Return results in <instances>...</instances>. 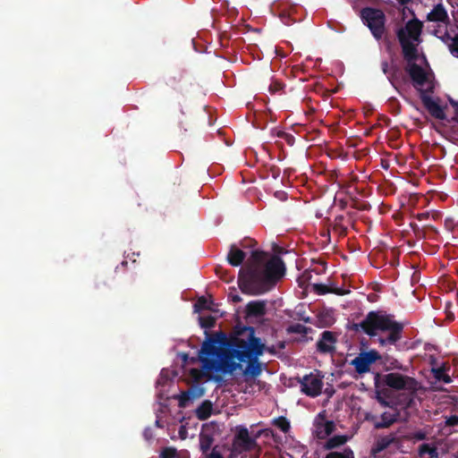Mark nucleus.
Listing matches in <instances>:
<instances>
[{
    "instance_id": "6e6552de",
    "label": "nucleus",
    "mask_w": 458,
    "mask_h": 458,
    "mask_svg": "<svg viewBox=\"0 0 458 458\" xmlns=\"http://www.w3.org/2000/svg\"><path fill=\"white\" fill-rule=\"evenodd\" d=\"M233 446L235 451L242 453L254 450L258 444L255 438L250 436L248 428L245 426L240 425L235 428Z\"/></svg>"
},
{
    "instance_id": "0eeeda50",
    "label": "nucleus",
    "mask_w": 458,
    "mask_h": 458,
    "mask_svg": "<svg viewBox=\"0 0 458 458\" xmlns=\"http://www.w3.org/2000/svg\"><path fill=\"white\" fill-rule=\"evenodd\" d=\"M381 378L382 385L396 391L415 392L418 388V382L415 378L400 373L391 372L384 375Z\"/></svg>"
},
{
    "instance_id": "393cba45",
    "label": "nucleus",
    "mask_w": 458,
    "mask_h": 458,
    "mask_svg": "<svg viewBox=\"0 0 458 458\" xmlns=\"http://www.w3.org/2000/svg\"><path fill=\"white\" fill-rule=\"evenodd\" d=\"M398 413L383 412L380 420L375 422V428H386L393 425L397 420Z\"/></svg>"
},
{
    "instance_id": "473e14b6",
    "label": "nucleus",
    "mask_w": 458,
    "mask_h": 458,
    "mask_svg": "<svg viewBox=\"0 0 458 458\" xmlns=\"http://www.w3.org/2000/svg\"><path fill=\"white\" fill-rule=\"evenodd\" d=\"M325 458H354V454L352 449L347 447L343 453L330 452Z\"/></svg>"
},
{
    "instance_id": "4468645a",
    "label": "nucleus",
    "mask_w": 458,
    "mask_h": 458,
    "mask_svg": "<svg viewBox=\"0 0 458 458\" xmlns=\"http://www.w3.org/2000/svg\"><path fill=\"white\" fill-rule=\"evenodd\" d=\"M423 23L417 18H413L407 21L404 28H401L405 31V35H408V38L417 42H420V35L422 32Z\"/></svg>"
},
{
    "instance_id": "4d7b16f0",
    "label": "nucleus",
    "mask_w": 458,
    "mask_h": 458,
    "mask_svg": "<svg viewBox=\"0 0 458 458\" xmlns=\"http://www.w3.org/2000/svg\"><path fill=\"white\" fill-rule=\"evenodd\" d=\"M424 216H425L424 214H420V215H419V219H420V218H424Z\"/></svg>"
},
{
    "instance_id": "e433bc0d",
    "label": "nucleus",
    "mask_w": 458,
    "mask_h": 458,
    "mask_svg": "<svg viewBox=\"0 0 458 458\" xmlns=\"http://www.w3.org/2000/svg\"><path fill=\"white\" fill-rule=\"evenodd\" d=\"M176 449L174 447H165L160 453V458H175Z\"/></svg>"
},
{
    "instance_id": "9b49d317",
    "label": "nucleus",
    "mask_w": 458,
    "mask_h": 458,
    "mask_svg": "<svg viewBox=\"0 0 458 458\" xmlns=\"http://www.w3.org/2000/svg\"><path fill=\"white\" fill-rule=\"evenodd\" d=\"M301 389L303 394L310 397L318 396L321 394L323 382L318 375L310 373L304 376L301 380Z\"/></svg>"
},
{
    "instance_id": "680f3d73",
    "label": "nucleus",
    "mask_w": 458,
    "mask_h": 458,
    "mask_svg": "<svg viewBox=\"0 0 458 458\" xmlns=\"http://www.w3.org/2000/svg\"><path fill=\"white\" fill-rule=\"evenodd\" d=\"M268 352H269L270 353H274V352H274V350H272V349H268Z\"/></svg>"
},
{
    "instance_id": "f8f14e48",
    "label": "nucleus",
    "mask_w": 458,
    "mask_h": 458,
    "mask_svg": "<svg viewBox=\"0 0 458 458\" xmlns=\"http://www.w3.org/2000/svg\"><path fill=\"white\" fill-rule=\"evenodd\" d=\"M336 336L331 331H324L317 342V350L320 353H333L335 352Z\"/></svg>"
},
{
    "instance_id": "de8ad7c7",
    "label": "nucleus",
    "mask_w": 458,
    "mask_h": 458,
    "mask_svg": "<svg viewBox=\"0 0 458 458\" xmlns=\"http://www.w3.org/2000/svg\"><path fill=\"white\" fill-rule=\"evenodd\" d=\"M220 277H221V279L225 280L227 283L231 282L233 278V276H227L226 273H224L223 275H221Z\"/></svg>"
},
{
    "instance_id": "423d86ee",
    "label": "nucleus",
    "mask_w": 458,
    "mask_h": 458,
    "mask_svg": "<svg viewBox=\"0 0 458 458\" xmlns=\"http://www.w3.org/2000/svg\"><path fill=\"white\" fill-rule=\"evenodd\" d=\"M360 17L373 37L379 40L386 32V17L381 9L364 7L360 10Z\"/></svg>"
},
{
    "instance_id": "c756f323",
    "label": "nucleus",
    "mask_w": 458,
    "mask_h": 458,
    "mask_svg": "<svg viewBox=\"0 0 458 458\" xmlns=\"http://www.w3.org/2000/svg\"><path fill=\"white\" fill-rule=\"evenodd\" d=\"M273 424L278 428L284 433H287L290 429V422L289 420L284 417L280 416L274 420Z\"/></svg>"
},
{
    "instance_id": "5fc2aeb1",
    "label": "nucleus",
    "mask_w": 458,
    "mask_h": 458,
    "mask_svg": "<svg viewBox=\"0 0 458 458\" xmlns=\"http://www.w3.org/2000/svg\"><path fill=\"white\" fill-rule=\"evenodd\" d=\"M320 265L322 266V269L325 270L326 269V262L325 261H321Z\"/></svg>"
},
{
    "instance_id": "79ce46f5",
    "label": "nucleus",
    "mask_w": 458,
    "mask_h": 458,
    "mask_svg": "<svg viewBox=\"0 0 458 458\" xmlns=\"http://www.w3.org/2000/svg\"><path fill=\"white\" fill-rule=\"evenodd\" d=\"M412 438L418 441L425 440L427 439V433L423 430L415 431L412 434Z\"/></svg>"
},
{
    "instance_id": "39448f33",
    "label": "nucleus",
    "mask_w": 458,
    "mask_h": 458,
    "mask_svg": "<svg viewBox=\"0 0 458 458\" xmlns=\"http://www.w3.org/2000/svg\"><path fill=\"white\" fill-rule=\"evenodd\" d=\"M396 36L402 47L403 58L408 63L405 71L410 75L415 88L423 87L428 81V74L420 65L416 64L419 58L417 44L409 39L408 35H405V31L403 30H398Z\"/></svg>"
},
{
    "instance_id": "e2e57ef3",
    "label": "nucleus",
    "mask_w": 458,
    "mask_h": 458,
    "mask_svg": "<svg viewBox=\"0 0 458 458\" xmlns=\"http://www.w3.org/2000/svg\"><path fill=\"white\" fill-rule=\"evenodd\" d=\"M286 140L288 141V143H290V141H292L293 140L292 139H289V140L287 139Z\"/></svg>"
},
{
    "instance_id": "2f4dec72",
    "label": "nucleus",
    "mask_w": 458,
    "mask_h": 458,
    "mask_svg": "<svg viewBox=\"0 0 458 458\" xmlns=\"http://www.w3.org/2000/svg\"><path fill=\"white\" fill-rule=\"evenodd\" d=\"M210 304H211V301H209L204 296H201L198 299V301L194 304V310L196 312H200L201 310H211Z\"/></svg>"
},
{
    "instance_id": "6e6d98bb",
    "label": "nucleus",
    "mask_w": 458,
    "mask_h": 458,
    "mask_svg": "<svg viewBox=\"0 0 458 458\" xmlns=\"http://www.w3.org/2000/svg\"><path fill=\"white\" fill-rule=\"evenodd\" d=\"M127 263H128V262H127L126 260H123L121 264H122V266H126V265H127Z\"/></svg>"
},
{
    "instance_id": "f257e3e1",
    "label": "nucleus",
    "mask_w": 458,
    "mask_h": 458,
    "mask_svg": "<svg viewBox=\"0 0 458 458\" xmlns=\"http://www.w3.org/2000/svg\"><path fill=\"white\" fill-rule=\"evenodd\" d=\"M283 259L263 250H253L239 271L238 284L243 293L259 295L270 291L284 276Z\"/></svg>"
},
{
    "instance_id": "37998d69",
    "label": "nucleus",
    "mask_w": 458,
    "mask_h": 458,
    "mask_svg": "<svg viewBox=\"0 0 458 458\" xmlns=\"http://www.w3.org/2000/svg\"><path fill=\"white\" fill-rule=\"evenodd\" d=\"M206 458H224L222 454L217 450V447L215 446L209 454H205Z\"/></svg>"
},
{
    "instance_id": "bb28decb",
    "label": "nucleus",
    "mask_w": 458,
    "mask_h": 458,
    "mask_svg": "<svg viewBox=\"0 0 458 458\" xmlns=\"http://www.w3.org/2000/svg\"><path fill=\"white\" fill-rule=\"evenodd\" d=\"M348 441V437L345 435H336L330 437L325 445V448L331 450L340 445H344Z\"/></svg>"
},
{
    "instance_id": "8fccbe9b",
    "label": "nucleus",
    "mask_w": 458,
    "mask_h": 458,
    "mask_svg": "<svg viewBox=\"0 0 458 458\" xmlns=\"http://www.w3.org/2000/svg\"><path fill=\"white\" fill-rule=\"evenodd\" d=\"M399 2L400 4L402 5H405L407 4H409L410 2H411L412 0H397Z\"/></svg>"
},
{
    "instance_id": "dca6fc26",
    "label": "nucleus",
    "mask_w": 458,
    "mask_h": 458,
    "mask_svg": "<svg viewBox=\"0 0 458 458\" xmlns=\"http://www.w3.org/2000/svg\"><path fill=\"white\" fill-rule=\"evenodd\" d=\"M246 252L238 248L235 244L230 246L226 259L233 267L241 266L246 259Z\"/></svg>"
},
{
    "instance_id": "4be33fe9",
    "label": "nucleus",
    "mask_w": 458,
    "mask_h": 458,
    "mask_svg": "<svg viewBox=\"0 0 458 458\" xmlns=\"http://www.w3.org/2000/svg\"><path fill=\"white\" fill-rule=\"evenodd\" d=\"M314 292L318 295H324L327 293H335L336 295H345L350 293L349 290H344L339 287H330L324 284H313Z\"/></svg>"
},
{
    "instance_id": "864d4df0",
    "label": "nucleus",
    "mask_w": 458,
    "mask_h": 458,
    "mask_svg": "<svg viewBox=\"0 0 458 458\" xmlns=\"http://www.w3.org/2000/svg\"><path fill=\"white\" fill-rule=\"evenodd\" d=\"M223 268L221 267H216V274L219 275L220 272H222Z\"/></svg>"
},
{
    "instance_id": "c9c22d12",
    "label": "nucleus",
    "mask_w": 458,
    "mask_h": 458,
    "mask_svg": "<svg viewBox=\"0 0 458 458\" xmlns=\"http://www.w3.org/2000/svg\"><path fill=\"white\" fill-rule=\"evenodd\" d=\"M288 332L294 334H306L307 327L302 324L297 323L290 326L288 328Z\"/></svg>"
},
{
    "instance_id": "6ab92c4d",
    "label": "nucleus",
    "mask_w": 458,
    "mask_h": 458,
    "mask_svg": "<svg viewBox=\"0 0 458 458\" xmlns=\"http://www.w3.org/2000/svg\"><path fill=\"white\" fill-rule=\"evenodd\" d=\"M428 21L448 22L447 12L442 4H437L427 15Z\"/></svg>"
},
{
    "instance_id": "f03ea898",
    "label": "nucleus",
    "mask_w": 458,
    "mask_h": 458,
    "mask_svg": "<svg viewBox=\"0 0 458 458\" xmlns=\"http://www.w3.org/2000/svg\"><path fill=\"white\" fill-rule=\"evenodd\" d=\"M235 351L233 339L230 345L222 344L215 336H210L203 342L199 360L202 363V369L206 370L208 379L221 384L224 381L223 375L233 374L241 369V364L235 361Z\"/></svg>"
},
{
    "instance_id": "13d9d810",
    "label": "nucleus",
    "mask_w": 458,
    "mask_h": 458,
    "mask_svg": "<svg viewBox=\"0 0 458 458\" xmlns=\"http://www.w3.org/2000/svg\"><path fill=\"white\" fill-rule=\"evenodd\" d=\"M424 216H425L424 214H420V215H419V219H420V218H424Z\"/></svg>"
},
{
    "instance_id": "f3484780",
    "label": "nucleus",
    "mask_w": 458,
    "mask_h": 458,
    "mask_svg": "<svg viewBox=\"0 0 458 458\" xmlns=\"http://www.w3.org/2000/svg\"><path fill=\"white\" fill-rule=\"evenodd\" d=\"M266 307V301H251L246 305V314L248 317H263L267 312Z\"/></svg>"
},
{
    "instance_id": "2eb2a0df",
    "label": "nucleus",
    "mask_w": 458,
    "mask_h": 458,
    "mask_svg": "<svg viewBox=\"0 0 458 458\" xmlns=\"http://www.w3.org/2000/svg\"><path fill=\"white\" fill-rule=\"evenodd\" d=\"M397 441L396 434L392 433L387 436L378 437L370 450V455L377 457L378 454Z\"/></svg>"
},
{
    "instance_id": "ea45409f",
    "label": "nucleus",
    "mask_w": 458,
    "mask_h": 458,
    "mask_svg": "<svg viewBox=\"0 0 458 458\" xmlns=\"http://www.w3.org/2000/svg\"><path fill=\"white\" fill-rule=\"evenodd\" d=\"M205 372L206 370L203 369V372H201L200 370L197 369H192L191 370V377L196 380V381H199L201 379L202 377H206L208 378V377L205 375Z\"/></svg>"
},
{
    "instance_id": "ddd939ff",
    "label": "nucleus",
    "mask_w": 458,
    "mask_h": 458,
    "mask_svg": "<svg viewBox=\"0 0 458 458\" xmlns=\"http://www.w3.org/2000/svg\"><path fill=\"white\" fill-rule=\"evenodd\" d=\"M165 84L173 90L182 94L187 84L186 72L175 70L165 81Z\"/></svg>"
},
{
    "instance_id": "20e7f679",
    "label": "nucleus",
    "mask_w": 458,
    "mask_h": 458,
    "mask_svg": "<svg viewBox=\"0 0 458 458\" xmlns=\"http://www.w3.org/2000/svg\"><path fill=\"white\" fill-rule=\"evenodd\" d=\"M242 336L233 338L236 346L235 359L240 362H247L243 370L245 376L259 377L262 372V364L259 361L265 350V344L260 338L255 336V329L246 327L241 332Z\"/></svg>"
},
{
    "instance_id": "a19ab883",
    "label": "nucleus",
    "mask_w": 458,
    "mask_h": 458,
    "mask_svg": "<svg viewBox=\"0 0 458 458\" xmlns=\"http://www.w3.org/2000/svg\"><path fill=\"white\" fill-rule=\"evenodd\" d=\"M445 44H446L448 46V44L451 43V41L453 40V37H451V35L449 34V32L447 31V30H445L444 33L440 36H437Z\"/></svg>"
},
{
    "instance_id": "aec40b11",
    "label": "nucleus",
    "mask_w": 458,
    "mask_h": 458,
    "mask_svg": "<svg viewBox=\"0 0 458 458\" xmlns=\"http://www.w3.org/2000/svg\"><path fill=\"white\" fill-rule=\"evenodd\" d=\"M387 79L391 85L397 91H399V88L401 87L402 83L405 82L406 81L405 77L403 75L401 68L396 64H393L391 66V72L387 75Z\"/></svg>"
},
{
    "instance_id": "c03bdc74",
    "label": "nucleus",
    "mask_w": 458,
    "mask_h": 458,
    "mask_svg": "<svg viewBox=\"0 0 458 458\" xmlns=\"http://www.w3.org/2000/svg\"><path fill=\"white\" fill-rule=\"evenodd\" d=\"M447 426L455 427L458 426V415H452L446 419L445 421Z\"/></svg>"
},
{
    "instance_id": "09e8293b",
    "label": "nucleus",
    "mask_w": 458,
    "mask_h": 458,
    "mask_svg": "<svg viewBox=\"0 0 458 458\" xmlns=\"http://www.w3.org/2000/svg\"><path fill=\"white\" fill-rule=\"evenodd\" d=\"M262 433H263V430H259V431L254 435V437H252V438H255V440L257 441V439H258L259 437H261Z\"/></svg>"
},
{
    "instance_id": "f704fd0d",
    "label": "nucleus",
    "mask_w": 458,
    "mask_h": 458,
    "mask_svg": "<svg viewBox=\"0 0 458 458\" xmlns=\"http://www.w3.org/2000/svg\"><path fill=\"white\" fill-rule=\"evenodd\" d=\"M199 324L202 328L209 329L215 327L216 318L212 316L199 317Z\"/></svg>"
},
{
    "instance_id": "5701e85b",
    "label": "nucleus",
    "mask_w": 458,
    "mask_h": 458,
    "mask_svg": "<svg viewBox=\"0 0 458 458\" xmlns=\"http://www.w3.org/2000/svg\"><path fill=\"white\" fill-rule=\"evenodd\" d=\"M335 430V423L331 420L318 422L316 424V437L319 439H325Z\"/></svg>"
},
{
    "instance_id": "58836bf2",
    "label": "nucleus",
    "mask_w": 458,
    "mask_h": 458,
    "mask_svg": "<svg viewBox=\"0 0 458 458\" xmlns=\"http://www.w3.org/2000/svg\"><path fill=\"white\" fill-rule=\"evenodd\" d=\"M283 89V84L279 81H273L268 87L270 93L275 94Z\"/></svg>"
},
{
    "instance_id": "a878e982",
    "label": "nucleus",
    "mask_w": 458,
    "mask_h": 458,
    "mask_svg": "<svg viewBox=\"0 0 458 458\" xmlns=\"http://www.w3.org/2000/svg\"><path fill=\"white\" fill-rule=\"evenodd\" d=\"M212 403L210 401H204L196 410V416L200 420H205L211 416Z\"/></svg>"
},
{
    "instance_id": "603ef678",
    "label": "nucleus",
    "mask_w": 458,
    "mask_h": 458,
    "mask_svg": "<svg viewBox=\"0 0 458 458\" xmlns=\"http://www.w3.org/2000/svg\"><path fill=\"white\" fill-rule=\"evenodd\" d=\"M233 301H240L241 298L238 295L233 297Z\"/></svg>"
},
{
    "instance_id": "412c9836",
    "label": "nucleus",
    "mask_w": 458,
    "mask_h": 458,
    "mask_svg": "<svg viewBox=\"0 0 458 458\" xmlns=\"http://www.w3.org/2000/svg\"><path fill=\"white\" fill-rule=\"evenodd\" d=\"M379 360H381V364L384 366L386 370H408L406 366L403 365L401 361L389 354L381 355V359Z\"/></svg>"
},
{
    "instance_id": "3c124183",
    "label": "nucleus",
    "mask_w": 458,
    "mask_h": 458,
    "mask_svg": "<svg viewBox=\"0 0 458 458\" xmlns=\"http://www.w3.org/2000/svg\"><path fill=\"white\" fill-rule=\"evenodd\" d=\"M282 134L285 136L284 138H285L286 140H287L288 138H290V139L293 140V137L292 135L288 134V133L283 132Z\"/></svg>"
},
{
    "instance_id": "cd10ccee",
    "label": "nucleus",
    "mask_w": 458,
    "mask_h": 458,
    "mask_svg": "<svg viewBox=\"0 0 458 458\" xmlns=\"http://www.w3.org/2000/svg\"><path fill=\"white\" fill-rule=\"evenodd\" d=\"M203 388L191 387L188 391L182 393L180 402L182 404L184 402L200 397L201 395H203Z\"/></svg>"
},
{
    "instance_id": "c85d7f7f",
    "label": "nucleus",
    "mask_w": 458,
    "mask_h": 458,
    "mask_svg": "<svg viewBox=\"0 0 458 458\" xmlns=\"http://www.w3.org/2000/svg\"><path fill=\"white\" fill-rule=\"evenodd\" d=\"M344 217L342 215L336 216L334 219L333 229L337 232L340 235H345L347 233V227L344 225Z\"/></svg>"
},
{
    "instance_id": "bf43d9fd",
    "label": "nucleus",
    "mask_w": 458,
    "mask_h": 458,
    "mask_svg": "<svg viewBox=\"0 0 458 458\" xmlns=\"http://www.w3.org/2000/svg\"><path fill=\"white\" fill-rule=\"evenodd\" d=\"M144 435H145V437H146L147 438H148V436H149V433H147V431H146V432H144Z\"/></svg>"
},
{
    "instance_id": "a211bd4d",
    "label": "nucleus",
    "mask_w": 458,
    "mask_h": 458,
    "mask_svg": "<svg viewBox=\"0 0 458 458\" xmlns=\"http://www.w3.org/2000/svg\"><path fill=\"white\" fill-rule=\"evenodd\" d=\"M375 387L378 403L384 406H388L389 403L386 399L390 397V390L386 386L382 385V378L379 374H377L375 377Z\"/></svg>"
},
{
    "instance_id": "a18cd8bd",
    "label": "nucleus",
    "mask_w": 458,
    "mask_h": 458,
    "mask_svg": "<svg viewBox=\"0 0 458 458\" xmlns=\"http://www.w3.org/2000/svg\"><path fill=\"white\" fill-rule=\"evenodd\" d=\"M449 102H450L451 106L454 108L455 114H456V116L454 117L452 120L458 123V101L450 99Z\"/></svg>"
},
{
    "instance_id": "7c9ffc66",
    "label": "nucleus",
    "mask_w": 458,
    "mask_h": 458,
    "mask_svg": "<svg viewBox=\"0 0 458 458\" xmlns=\"http://www.w3.org/2000/svg\"><path fill=\"white\" fill-rule=\"evenodd\" d=\"M213 444V438L209 436H201L199 439V448L202 454H207Z\"/></svg>"
},
{
    "instance_id": "4c0bfd02",
    "label": "nucleus",
    "mask_w": 458,
    "mask_h": 458,
    "mask_svg": "<svg viewBox=\"0 0 458 458\" xmlns=\"http://www.w3.org/2000/svg\"><path fill=\"white\" fill-rule=\"evenodd\" d=\"M448 48L453 55L458 57V33L454 37L451 43L448 44Z\"/></svg>"
},
{
    "instance_id": "7ed1b4c3",
    "label": "nucleus",
    "mask_w": 458,
    "mask_h": 458,
    "mask_svg": "<svg viewBox=\"0 0 458 458\" xmlns=\"http://www.w3.org/2000/svg\"><path fill=\"white\" fill-rule=\"evenodd\" d=\"M394 315L382 310L369 311L360 323H352L350 329L363 332L380 346L394 345L403 337V325L394 319Z\"/></svg>"
},
{
    "instance_id": "72a5a7b5",
    "label": "nucleus",
    "mask_w": 458,
    "mask_h": 458,
    "mask_svg": "<svg viewBox=\"0 0 458 458\" xmlns=\"http://www.w3.org/2000/svg\"><path fill=\"white\" fill-rule=\"evenodd\" d=\"M419 454L420 455L428 454L431 457L437 455V448L435 446H431L428 444H422L419 447Z\"/></svg>"
},
{
    "instance_id": "49530a36",
    "label": "nucleus",
    "mask_w": 458,
    "mask_h": 458,
    "mask_svg": "<svg viewBox=\"0 0 458 458\" xmlns=\"http://www.w3.org/2000/svg\"><path fill=\"white\" fill-rule=\"evenodd\" d=\"M381 69H382V72L386 75H388L389 72H391V66L389 65V64L386 61H384L381 63Z\"/></svg>"
},
{
    "instance_id": "1a4fd4ad",
    "label": "nucleus",
    "mask_w": 458,
    "mask_h": 458,
    "mask_svg": "<svg viewBox=\"0 0 458 458\" xmlns=\"http://www.w3.org/2000/svg\"><path fill=\"white\" fill-rule=\"evenodd\" d=\"M380 359L381 354L377 350H370L360 352L350 364L354 367L358 374L362 375L369 372L371 365Z\"/></svg>"
},
{
    "instance_id": "052dcab7",
    "label": "nucleus",
    "mask_w": 458,
    "mask_h": 458,
    "mask_svg": "<svg viewBox=\"0 0 458 458\" xmlns=\"http://www.w3.org/2000/svg\"><path fill=\"white\" fill-rule=\"evenodd\" d=\"M144 435H145V437H146L147 438H148V436H149V433H147V431H146V432H144Z\"/></svg>"
},
{
    "instance_id": "9d476101",
    "label": "nucleus",
    "mask_w": 458,
    "mask_h": 458,
    "mask_svg": "<svg viewBox=\"0 0 458 458\" xmlns=\"http://www.w3.org/2000/svg\"><path fill=\"white\" fill-rule=\"evenodd\" d=\"M416 89L420 91V100L429 114L436 119L445 120V108L428 95V93H433L434 88L429 87L427 89H423L422 87H417Z\"/></svg>"
},
{
    "instance_id": "b1692460",
    "label": "nucleus",
    "mask_w": 458,
    "mask_h": 458,
    "mask_svg": "<svg viewBox=\"0 0 458 458\" xmlns=\"http://www.w3.org/2000/svg\"><path fill=\"white\" fill-rule=\"evenodd\" d=\"M450 369V366L447 363H442L437 368H432L431 372L437 381H443L445 384H450L452 378L446 372Z\"/></svg>"
}]
</instances>
